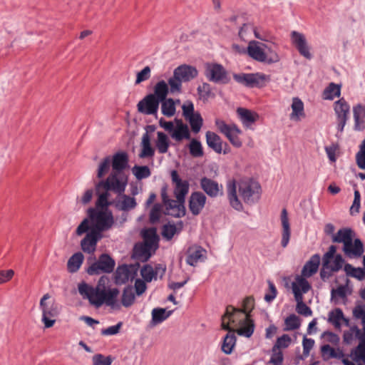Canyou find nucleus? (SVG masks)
<instances>
[{
	"label": "nucleus",
	"mask_w": 365,
	"mask_h": 365,
	"mask_svg": "<svg viewBox=\"0 0 365 365\" xmlns=\"http://www.w3.org/2000/svg\"><path fill=\"white\" fill-rule=\"evenodd\" d=\"M341 95V86L334 83H330L323 91V98L326 100H333L335 97H339Z\"/></svg>",
	"instance_id": "obj_41"
},
{
	"label": "nucleus",
	"mask_w": 365,
	"mask_h": 365,
	"mask_svg": "<svg viewBox=\"0 0 365 365\" xmlns=\"http://www.w3.org/2000/svg\"><path fill=\"white\" fill-rule=\"evenodd\" d=\"M93 365H111L113 358L111 356H104L101 354H97L92 358Z\"/></svg>",
	"instance_id": "obj_60"
},
{
	"label": "nucleus",
	"mask_w": 365,
	"mask_h": 365,
	"mask_svg": "<svg viewBox=\"0 0 365 365\" xmlns=\"http://www.w3.org/2000/svg\"><path fill=\"white\" fill-rule=\"evenodd\" d=\"M334 110L336 117L337 130L342 133L349 118L350 106L344 98H341L334 103Z\"/></svg>",
	"instance_id": "obj_11"
},
{
	"label": "nucleus",
	"mask_w": 365,
	"mask_h": 365,
	"mask_svg": "<svg viewBox=\"0 0 365 365\" xmlns=\"http://www.w3.org/2000/svg\"><path fill=\"white\" fill-rule=\"evenodd\" d=\"M160 103L153 95L148 94L138 102L137 105L138 110L145 115L156 114Z\"/></svg>",
	"instance_id": "obj_13"
},
{
	"label": "nucleus",
	"mask_w": 365,
	"mask_h": 365,
	"mask_svg": "<svg viewBox=\"0 0 365 365\" xmlns=\"http://www.w3.org/2000/svg\"><path fill=\"white\" fill-rule=\"evenodd\" d=\"M83 255L78 252L73 254L67 263L68 269L70 272H77L83 262Z\"/></svg>",
	"instance_id": "obj_39"
},
{
	"label": "nucleus",
	"mask_w": 365,
	"mask_h": 365,
	"mask_svg": "<svg viewBox=\"0 0 365 365\" xmlns=\"http://www.w3.org/2000/svg\"><path fill=\"white\" fill-rule=\"evenodd\" d=\"M207 251L200 246L189 247L186 262L190 266L195 267L198 262H204L207 258Z\"/></svg>",
	"instance_id": "obj_18"
},
{
	"label": "nucleus",
	"mask_w": 365,
	"mask_h": 365,
	"mask_svg": "<svg viewBox=\"0 0 365 365\" xmlns=\"http://www.w3.org/2000/svg\"><path fill=\"white\" fill-rule=\"evenodd\" d=\"M292 339L288 334H283L279 337L272 347V351L277 350L280 348H287L289 346Z\"/></svg>",
	"instance_id": "obj_61"
},
{
	"label": "nucleus",
	"mask_w": 365,
	"mask_h": 365,
	"mask_svg": "<svg viewBox=\"0 0 365 365\" xmlns=\"http://www.w3.org/2000/svg\"><path fill=\"white\" fill-rule=\"evenodd\" d=\"M175 128L171 133V137L178 142L183 139H190V133L187 124L184 123L181 119H175Z\"/></svg>",
	"instance_id": "obj_23"
},
{
	"label": "nucleus",
	"mask_w": 365,
	"mask_h": 365,
	"mask_svg": "<svg viewBox=\"0 0 365 365\" xmlns=\"http://www.w3.org/2000/svg\"><path fill=\"white\" fill-rule=\"evenodd\" d=\"M133 173L138 180L147 178L151 175L150 168L146 165H135L133 168Z\"/></svg>",
	"instance_id": "obj_57"
},
{
	"label": "nucleus",
	"mask_w": 365,
	"mask_h": 365,
	"mask_svg": "<svg viewBox=\"0 0 365 365\" xmlns=\"http://www.w3.org/2000/svg\"><path fill=\"white\" fill-rule=\"evenodd\" d=\"M186 120H188L193 133H197L200 132L203 125V119L200 113H195V115L187 118Z\"/></svg>",
	"instance_id": "obj_49"
},
{
	"label": "nucleus",
	"mask_w": 365,
	"mask_h": 365,
	"mask_svg": "<svg viewBox=\"0 0 365 365\" xmlns=\"http://www.w3.org/2000/svg\"><path fill=\"white\" fill-rule=\"evenodd\" d=\"M119 294V290L117 288L109 289L106 293L105 302L108 306L115 307L117 305V297Z\"/></svg>",
	"instance_id": "obj_55"
},
{
	"label": "nucleus",
	"mask_w": 365,
	"mask_h": 365,
	"mask_svg": "<svg viewBox=\"0 0 365 365\" xmlns=\"http://www.w3.org/2000/svg\"><path fill=\"white\" fill-rule=\"evenodd\" d=\"M182 82L181 79L173 73V76L168 79V84L170 86L169 91L171 93H180L182 91Z\"/></svg>",
	"instance_id": "obj_56"
},
{
	"label": "nucleus",
	"mask_w": 365,
	"mask_h": 365,
	"mask_svg": "<svg viewBox=\"0 0 365 365\" xmlns=\"http://www.w3.org/2000/svg\"><path fill=\"white\" fill-rule=\"evenodd\" d=\"M111 164V157L107 156L103 159L101 163L99 164L97 177L102 178L106 173H108Z\"/></svg>",
	"instance_id": "obj_58"
},
{
	"label": "nucleus",
	"mask_w": 365,
	"mask_h": 365,
	"mask_svg": "<svg viewBox=\"0 0 365 365\" xmlns=\"http://www.w3.org/2000/svg\"><path fill=\"white\" fill-rule=\"evenodd\" d=\"M284 324L285 328L284 330L292 331L299 329L301 325V322L299 317L294 314H292L285 319Z\"/></svg>",
	"instance_id": "obj_48"
},
{
	"label": "nucleus",
	"mask_w": 365,
	"mask_h": 365,
	"mask_svg": "<svg viewBox=\"0 0 365 365\" xmlns=\"http://www.w3.org/2000/svg\"><path fill=\"white\" fill-rule=\"evenodd\" d=\"M130 278H133V273L127 264L119 266L115 272V283L123 284L126 283Z\"/></svg>",
	"instance_id": "obj_32"
},
{
	"label": "nucleus",
	"mask_w": 365,
	"mask_h": 365,
	"mask_svg": "<svg viewBox=\"0 0 365 365\" xmlns=\"http://www.w3.org/2000/svg\"><path fill=\"white\" fill-rule=\"evenodd\" d=\"M190 153L195 158L202 157L203 155V150L201 143L196 140L192 139L189 144Z\"/></svg>",
	"instance_id": "obj_54"
},
{
	"label": "nucleus",
	"mask_w": 365,
	"mask_h": 365,
	"mask_svg": "<svg viewBox=\"0 0 365 365\" xmlns=\"http://www.w3.org/2000/svg\"><path fill=\"white\" fill-rule=\"evenodd\" d=\"M79 294L84 299H88L90 304L96 307H100L105 302L106 289L105 287L104 277H101L98 280L96 287L83 282L78 285Z\"/></svg>",
	"instance_id": "obj_4"
},
{
	"label": "nucleus",
	"mask_w": 365,
	"mask_h": 365,
	"mask_svg": "<svg viewBox=\"0 0 365 365\" xmlns=\"http://www.w3.org/2000/svg\"><path fill=\"white\" fill-rule=\"evenodd\" d=\"M141 151L139 153V158H153L155 155V149L151 146L150 137L147 133H143L141 140Z\"/></svg>",
	"instance_id": "obj_33"
},
{
	"label": "nucleus",
	"mask_w": 365,
	"mask_h": 365,
	"mask_svg": "<svg viewBox=\"0 0 365 365\" xmlns=\"http://www.w3.org/2000/svg\"><path fill=\"white\" fill-rule=\"evenodd\" d=\"M237 338L235 332L227 333L223 338L221 350L225 354H230L236 344Z\"/></svg>",
	"instance_id": "obj_36"
},
{
	"label": "nucleus",
	"mask_w": 365,
	"mask_h": 365,
	"mask_svg": "<svg viewBox=\"0 0 365 365\" xmlns=\"http://www.w3.org/2000/svg\"><path fill=\"white\" fill-rule=\"evenodd\" d=\"M118 195L120 197V200L115 202V207L117 210L128 212L137 206L136 200L133 197L124 193Z\"/></svg>",
	"instance_id": "obj_28"
},
{
	"label": "nucleus",
	"mask_w": 365,
	"mask_h": 365,
	"mask_svg": "<svg viewBox=\"0 0 365 365\" xmlns=\"http://www.w3.org/2000/svg\"><path fill=\"white\" fill-rule=\"evenodd\" d=\"M255 299L252 297H247L243 301V308L237 309L232 306L227 307V314H230V310L236 314H245V319H247L250 312L254 308Z\"/></svg>",
	"instance_id": "obj_31"
},
{
	"label": "nucleus",
	"mask_w": 365,
	"mask_h": 365,
	"mask_svg": "<svg viewBox=\"0 0 365 365\" xmlns=\"http://www.w3.org/2000/svg\"><path fill=\"white\" fill-rule=\"evenodd\" d=\"M227 200L230 205L237 211L244 210L242 202L252 205L258 202L261 196V185L252 178L242 179L239 182L232 179L227 182L226 185Z\"/></svg>",
	"instance_id": "obj_1"
},
{
	"label": "nucleus",
	"mask_w": 365,
	"mask_h": 365,
	"mask_svg": "<svg viewBox=\"0 0 365 365\" xmlns=\"http://www.w3.org/2000/svg\"><path fill=\"white\" fill-rule=\"evenodd\" d=\"M320 264V255L319 254L313 255L311 258L304 264L302 274L306 277H309L315 274Z\"/></svg>",
	"instance_id": "obj_29"
},
{
	"label": "nucleus",
	"mask_w": 365,
	"mask_h": 365,
	"mask_svg": "<svg viewBox=\"0 0 365 365\" xmlns=\"http://www.w3.org/2000/svg\"><path fill=\"white\" fill-rule=\"evenodd\" d=\"M88 218H85L78 226L76 233L81 236L88 230L98 234L109 230L114 225V217L111 210H100L90 207L87 210Z\"/></svg>",
	"instance_id": "obj_2"
},
{
	"label": "nucleus",
	"mask_w": 365,
	"mask_h": 365,
	"mask_svg": "<svg viewBox=\"0 0 365 365\" xmlns=\"http://www.w3.org/2000/svg\"><path fill=\"white\" fill-rule=\"evenodd\" d=\"M135 300V294L133 290V287L128 286L124 288L122 297L121 303L125 307H130Z\"/></svg>",
	"instance_id": "obj_47"
},
{
	"label": "nucleus",
	"mask_w": 365,
	"mask_h": 365,
	"mask_svg": "<svg viewBox=\"0 0 365 365\" xmlns=\"http://www.w3.org/2000/svg\"><path fill=\"white\" fill-rule=\"evenodd\" d=\"M173 73L183 82L191 81L198 74L197 70L195 67L186 64L178 66Z\"/></svg>",
	"instance_id": "obj_22"
},
{
	"label": "nucleus",
	"mask_w": 365,
	"mask_h": 365,
	"mask_svg": "<svg viewBox=\"0 0 365 365\" xmlns=\"http://www.w3.org/2000/svg\"><path fill=\"white\" fill-rule=\"evenodd\" d=\"M109 191L105 190L104 192H102L98 195V200L96 202V207L94 209H99L100 210H110L108 209V206L113 205V202L108 201V197L110 196Z\"/></svg>",
	"instance_id": "obj_45"
},
{
	"label": "nucleus",
	"mask_w": 365,
	"mask_h": 365,
	"mask_svg": "<svg viewBox=\"0 0 365 365\" xmlns=\"http://www.w3.org/2000/svg\"><path fill=\"white\" fill-rule=\"evenodd\" d=\"M161 210L162 205L159 203H155L153 206L149 215L150 223L155 224L159 221L160 217Z\"/></svg>",
	"instance_id": "obj_63"
},
{
	"label": "nucleus",
	"mask_w": 365,
	"mask_h": 365,
	"mask_svg": "<svg viewBox=\"0 0 365 365\" xmlns=\"http://www.w3.org/2000/svg\"><path fill=\"white\" fill-rule=\"evenodd\" d=\"M88 230L89 232L81 242V247L84 252L93 254L96 250L98 242L103 237V235L98 234L92 230Z\"/></svg>",
	"instance_id": "obj_14"
},
{
	"label": "nucleus",
	"mask_w": 365,
	"mask_h": 365,
	"mask_svg": "<svg viewBox=\"0 0 365 365\" xmlns=\"http://www.w3.org/2000/svg\"><path fill=\"white\" fill-rule=\"evenodd\" d=\"M199 97L203 101H207L210 97H214V93H212V88L209 83H203L197 88Z\"/></svg>",
	"instance_id": "obj_51"
},
{
	"label": "nucleus",
	"mask_w": 365,
	"mask_h": 365,
	"mask_svg": "<svg viewBox=\"0 0 365 365\" xmlns=\"http://www.w3.org/2000/svg\"><path fill=\"white\" fill-rule=\"evenodd\" d=\"M354 119V129L356 131H361L365 129V106L360 103L353 107Z\"/></svg>",
	"instance_id": "obj_25"
},
{
	"label": "nucleus",
	"mask_w": 365,
	"mask_h": 365,
	"mask_svg": "<svg viewBox=\"0 0 365 365\" xmlns=\"http://www.w3.org/2000/svg\"><path fill=\"white\" fill-rule=\"evenodd\" d=\"M356 338L359 340L357 346L354 349L351 354L354 355V360H361L365 363V336L358 327H354Z\"/></svg>",
	"instance_id": "obj_24"
},
{
	"label": "nucleus",
	"mask_w": 365,
	"mask_h": 365,
	"mask_svg": "<svg viewBox=\"0 0 365 365\" xmlns=\"http://www.w3.org/2000/svg\"><path fill=\"white\" fill-rule=\"evenodd\" d=\"M206 196L201 192H194L189 199V209L193 215L200 213L206 202Z\"/></svg>",
	"instance_id": "obj_19"
},
{
	"label": "nucleus",
	"mask_w": 365,
	"mask_h": 365,
	"mask_svg": "<svg viewBox=\"0 0 365 365\" xmlns=\"http://www.w3.org/2000/svg\"><path fill=\"white\" fill-rule=\"evenodd\" d=\"M243 320L246 322V324L240 329H237V333L240 336H245L249 338L252 335L254 332L255 324L253 321L250 319L249 317H247V319H245L244 318Z\"/></svg>",
	"instance_id": "obj_52"
},
{
	"label": "nucleus",
	"mask_w": 365,
	"mask_h": 365,
	"mask_svg": "<svg viewBox=\"0 0 365 365\" xmlns=\"http://www.w3.org/2000/svg\"><path fill=\"white\" fill-rule=\"evenodd\" d=\"M237 113L240 121L246 128H250L259 118V115L257 113L252 112L247 108H238L237 109Z\"/></svg>",
	"instance_id": "obj_26"
},
{
	"label": "nucleus",
	"mask_w": 365,
	"mask_h": 365,
	"mask_svg": "<svg viewBox=\"0 0 365 365\" xmlns=\"http://www.w3.org/2000/svg\"><path fill=\"white\" fill-rule=\"evenodd\" d=\"M347 284L340 285L336 289H332L331 291V300L335 304L339 302V299H347Z\"/></svg>",
	"instance_id": "obj_46"
},
{
	"label": "nucleus",
	"mask_w": 365,
	"mask_h": 365,
	"mask_svg": "<svg viewBox=\"0 0 365 365\" xmlns=\"http://www.w3.org/2000/svg\"><path fill=\"white\" fill-rule=\"evenodd\" d=\"M234 80L247 88H262L270 81V76L263 73H234Z\"/></svg>",
	"instance_id": "obj_6"
},
{
	"label": "nucleus",
	"mask_w": 365,
	"mask_h": 365,
	"mask_svg": "<svg viewBox=\"0 0 365 365\" xmlns=\"http://www.w3.org/2000/svg\"><path fill=\"white\" fill-rule=\"evenodd\" d=\"M200 184L202 190L210 197H217L223 194L222 186L210 178H202Z\"/></svg>",
	"instance_id": "obj_17"
},
{
	"label": "nucleus",
	"mask_w": 365,
	"mask_h": 365,
	"mask_svg": "<svg viewBox=\"0 0 365 365\" xmlns=\"http://www.w3.org/2000/svg\"><path fill=\"white\" fill-rule=\"evenodd\" d=\"M50 298L48 294H46L40 300V308L42 311V322L45 328H50L53 326L55 318L59 314L61 306L54 301L46 302V300Z\"/></svg>",
	"instance_id": "obj_7"
},
{
	"label": "nucleus",
	"mask_w": 365,
	"mask_h": 365,
	"mask_svg": "<svg viewBox=\"0 0 365 365\" xmlns=\"http://www.w3.org/2000/svg\"><path fill=\"white\" fill-rule=\"evenodd\" d=\"M292 112L290 115V118L292 120H298L300 117H304V103L302 100L297 97L292 99Z\"/></svg>",
	"instance_id": "obj_37"
},
{
	"label": "nucleus",
	"mask_w": 365,
	"mask_h": 365,
	"mask_svg": "<svg viewBox=\"0 0 365 365\" xmlns=\"http://www.w3.org/2000/svg\"><path fill=\"white\" fill-rule=\"evenodd\" d=\"M173 310L166 312L165 309L164 308H154L151 313V325L155 326L162 323L163 321L167 319L173 314Z\"/></svg>",
	"instance_id": "obj_34"
},
{
	"label": "nucleus",
	"mask_w": 365,
	"mask_h": 365,
	"mask_svg": "<svg viewBox=\"0 0 365 365\" xmlns=\"http://www.w3.org/2000/svg\"><path fill=\"white\" fill-rule=\"evenodd\" d=\"M177 232V228L175 225L167 224L164 225L162 227V235L167 240H170L175 233Z\"/></svg>",
	"instance_id": "obj_62"
},
{
	"label": "nucleus",
	"mask_w": 365,
	"mask_h": 365,
	"mask_svg": "<svg viewBox=\"0 0 365 365\" xmlns=\"http://www.w3.org/2000/svg\"><path fill=\"white\" fill-rule=\"evenodd\" d=\"M206 143L209 148L217 153H221L223 150V141L215 133L207 131L205 134Z\"/></svg>",
	"instance_id": "obj_30"
},
{
	"label": "nucleus",
	"mask_w": 365,
	"mask_h": 365,
	"mask_svg": "<svg viewBox=\"0 0 365 365\" xmlns=\"http://www.w3.org/2000/svg\"><path fill=\"white\" fill-rule=\"evenodd\" d=\"M354 232L351 228L344 227L332 235V242L343 243L342 250L348 258H359L364 252V247L359 238L353 240Z\"/></svg>",
	"instance_id": "obj_3"
},
{
	"label": "nucleus",
	"mask_w": 365,
	"mask_h": 365,
	"mask_svg": "<svg viewBox=\"0 0 365 365\" xmlns=\"http://www.w3.org/2000/svg\"><path fill=\"white\" fill-rule=\"evenodd\" d=\"M344 271L346 275L356 278L359 281H361L365 278V272L363 268L354 267L351 264L347 263L344 265Z\"/></svg>",
	"instance_id": "obj_42"
},
{
	"label": "nucleus",
	"mask_w": 365,
	"mask_h": 365,
	"mask_svg": "<svg viewBox=\"0 0 365 365\" xmlns=\"http://www.w3.org/2000/svg\"><path fill=\"white\" fill-rule=\"evenodd\" d=\"M115 260L108 255H101L97 261L91 264L86 272L89 275H97L101 273H111L115 268Z\"/></svg>",
	"instance_id": "obj_8"
},
{
	"label": "nucleus",
	"mask_w": 365,
	"mask_h": 365,
	"mask_svg": "<svg viewBox=\"0 0 365 365\" xmlns=\"http://www.w3.org/2000/svg\"><path fill=\"white\" fill-rule=\"evenodd\" d=\"M166 211L165 215H171L174 217H182L186 214L185 202H179L174 200H169L168 202L164 204Z\"/></svg>",
	"instance_id": "obj_20"
},
{
	"label": "nucleus",
	"mask_w": 365,
	"mask_h": 365,
	"mask_svg": "<svg viewBox=\"0 0 365 365\" xmlns=\"http://www.w3.org/2000/svg\"><path fill=\"white\" fill-rule=\"evenodd\" d=\"M128 182V177L124 173L112 171L105 180H101L96 185V192L101 189L106 191H113L117 195L124 193Z\"/></svg>",
	"instance_id": "obj_5"
},
{
	"label": "nucleus",
	"mask_w": 365,
	"mask_h": 365,
	"mask_svg": "<svg viewBox=\"0 0 365 365\" xmlns=\"http://www.w3.org/2000/svg\"><path fill=\"white\" fill-rule=\"evenodd\" d=\"M353 317L356 319H361V323L363 324V329L365 335V304H361L359 302H356L355 307L353 309Z\"/></svg>",
	"instance_id": "obj_53"
},
{
	"label": "nucleus",
	"mask_w": 365,
	"mask_h": 365,
	"mask_svg": "<svg viewBox=\"0 0 365 365\" xmlns=\"http://www.w3.org/2000/svg\"><path fill=\"white\" fill-rule=\"evenodd\" d=\"M169 93V87L166 82L163 80L158 81L153 88V93H150L153 95L160 102L167 98Z\"/></svg>",
	"instance_id": "obj_35"
},
{
	"label": "nucleus",
	"mask_w": 365,
	"mask_h": 365,
	"mask_svg": "<svg viewBox=\"0 0 365 365\" xmlns=\"http://www.w3.org/2000/svg\"><path fill=\"white\" fill-rule=\"evenodd\" d=\"M241 133V130L235 124H232V130L225 136L233 146L240 148L242 145V143L238 135Z\"/></svg>",
	"instance_id": "obj_43"
},
{
	"label": "nucleus",
	"mask_w": 365,
	"mask_h": 365,
	"mask_svg": "<svg viewBox=\"0 0 365 365\" xmlns=\"http://www.w3.org/2000/svg\"><path fill=\"white\" fill-rule=\"evenodd\" d=\"M140 274L146 282H150L153 279H156L158 277L157 271H154V269L150 264H145L142 267Z\"/></svg>",
	"instance_id": "obj_50"
},
{
	"label": "nucleus",
	"mask_w": 365,
	"mask_h": 365,
	"mask_svg": "<svg viewBox=\"0 0 365 365\" xmlns=\"http://www.w3.org/2000/svg\"><path fill=\"white\" fill-rule=\"evenodd\" d=\"M161 103V110L162 113L167 116L171 117L175 113V101L173 98H165Z\"/></svg>",
	"instance_id": "obj_44"
},
{
	"label": "nucleus",
	"mask_w": 365,
	"mask_h": 365,
	"mask_svg": "<svg viewBox=\"0 0 365 365\" xmlns=\"http://www.w3.org/2000/svg\"><path fill=\"white\" fill-rule=\"evenodd\" d=\"M157 140L155 145L160 153H166L170 146V140L168 135L163 132L158 131L157 133Z\"/></svg>",
	"instance_id": "obj_40"
},
{
	"label": "nucleus",
	"mask_w": 365,
	"mask_h": 365,
	"mask_svg": "<svg viewBox=\"0 0 365 365\" xmlns=\"http://www.w3.org/2000/svg\"><path fill=\"white\" fill-rule=\"evenodd\" d=\"M343 320L346 325H349V319L345 318L341 309L336 308L329 314V322H331L336 328L341 327L340 321Z\"/></svg>",
	"instance_id": "obj_38"
},
{
	"label": "nucleus",
	"mask_w": 365,
	"mask_h": 365,
	"mask_svg": "<svg viewBox=\"0 0 365 365\" xmlns=\"http://www.w3.org/2000/svg\"><path fill=\"white\" fill-rule=\"evenodd\" d=\"M291 39L292 43L297 48L300 55L307 59L312 58V56L309 52V48L308 46L307 40L302 34L294 31L291 33Z\"/></svg>",
	"instance_id": "obj_15"
},
{
	"label": "nucleus",
	"mask_w": 365,
	"mask_h": 365,
	"mask_svg": "<svg viewBox=\"0 0 365 365\" xmlns=\"http://www.w3.org/2000/svg\"><path fill=\"white\" fill-rule=\"evenodd\" d=\"M128 155L126 152H117L111 158L112 171L124 173L123 170L128 167Z\"/></svg>",
	"instance_id": "obj_21"
},
{
	"label": "nucleus",
	"mask_w": 365,
	"mask_h": 365,
	"mask_svg": "<svg viewBox=\"0 0 365 365\" xmlns=\"http://www.w3.org/2000/svg\"><path fill=\"white\" fill-rule=\"evenodd\" d=\"M170 177L173 184L175 185L174 195L179 202H185V196L189 192V182L187 180H182L177 170H173L170 172Z\"/></svg>",
	"instance_id": "obj_12"
},
{
	"label": "nucleus",
	"mask_w": 365,
	"mask_h": 365,
	"mask_svg": "<svg viewBox=\"0 0 365 365\" xmlns=\"http://www.w3.org/2000/svg\"><path fill=\"white\" fill-rule=\"evenodd\" d=\"M356 163L360 169H365V138L359 145V150L356 154Z\"/></svg>",
	"instance_id": "obj_59"
},
{
	"label": "nucleus",
	"mask_w": 365,
	"mask_h": 365,
	"mask_svg": "<svg viewBox=\"0 0 365 365\" xmlns=\"http://www.w3.org/2000/svg\"><path fill=\"white\" fill-rule=\"evenodd\" d=\"M205 75L210 81L215 83L227 84L230 81L226 69L216 63L206 64Z\"/></svg>",
	"instance_id": "obj_10"
},
{
	"label": "nucleus",
	"mask_w": 365,
	"mask_h": 365,
	"mask_svg": "<svg viewBox=\"0 0 365 365\" xmlns=\"http://www.w3.org/2000/svg\"><path fill=\"white\" fill-rule=\"evenodd\" d=\"M235 314L230 310V314H227V311L225 314L223 315L222 318V329L226 331H228V333L235 332V331L230 328L229 323L234 322L233 317Z\"/></svg>",
	"instance_id": "obj_64"
},
{
	"label": "nucleus",
	"mask_w": 365,
	"mask_h": 365,
	"mask_svg": "<svg viewBox=\"0 0 365 365\" xmlns=\"http://www.w3.org/2000/svg\"><path fill=\"white\" fill-rule=\"evenodd\" d=\"M291 39L292 43L297 48L300 55L307 59L312 58V56L309 52V48L308 46L307 40L302 34L294 31L291 33Z\"/></svg>",
	"instance_id": "obj_16"
},
{
	"label": "nucleus",
	"mask_w": 365,
	"mask_h": 365,
	"mask_svg": "<svg viewBox=\"0 0 365 365\" xmlns=\"http://www.w3.org/2000/svg\"><path fill=\"white\" fill-rule=\"evenodd\" d=\"M261 43L256 41H251L247 46L248 55L257 61L267 64L278 62L280 59L279 55L277 53H272L270 57H267V53L263 46H261Z\"/></svg>",
	"instance_id": "obj_9"
},
{
	"label": "nucleus",
	"mask_w": 365,
	"mask_h": 365,
	"mask_svg": "<svg viewBox=\"0 0 365 365\" xmlns=\"http://www.w3.org/2000/svg\"><path fill=\"white\" fill-rule=\"evenodd\" d=\"M281 221L282 226L281 245L282 247L284 248L289 244L291 236V230L288 219V215L287 210L284 208L282 210Z\"/></svg>",
	"instance_id": "obj_27"
}]
</instances>
